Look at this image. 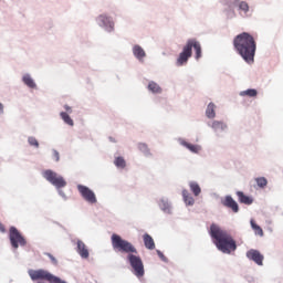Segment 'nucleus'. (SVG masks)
<instances>
[{
    "instance_id": "obj_24",
    "label": "nucleus",
    "mask_w": 283,
    "mask_h": 283,
    "mask_svg": "<svg viewBox=\"0 0 283 283\" xmlns=\"http://www.w3.org/2000/svg\"><path fill=\"white\" fill-rule=\"evenodd\" d=\"M251 227L255 233V235H260L261 238L264 235V230L260 226L255 223V221L251 220Z\"/></svg>"
},
{
    "instance_id": "obj_28",
    "label": "nucleus",
    "mask_w": 283,
    "mask_h": 283,
    "mask_svg": "<svg viewBox=\"0 0 283 283\" xmlns=\"http://www.w3.org/2000/svg\"><path fill=\"white\" fill-rule=\"evenodd\" d=\"M234 6H239V9H241L243 12H248L249 11V3L244 2V1H234Z\"/></svg>"
},
{
    "instance_id": "obj_29",
    "label": "nucleus",
    "mask_w": 283,
    "mask_h": 283,
    "mask_svg": "<svg viewBox=\"0 0 283 283\" xmlns=\"http://www.w3.org/2000/svg\"><path fill=\"white\" fill-rule=\"evenodd\" d=\"M28 143L29 145H31V147H35L38 149L39 140L36 139V137H29Z\"/></svg>"
},
{
    "instance_id": "obj_22",
    "label": "nucleus",
    "mask_w": 283,
    "mask_h": 283,
    "mask_svg": "<svg viewBox=\"0 0 283 283\" xmlns=\"http://www.w3.org/2000/svg\"><path fill=\"white\" fill-rule=\"evenodd\" d=\"M240 96H248L249 98H255L258 96V90L255 88H248L240 93Z\"/></svg>"
},
{
    "instance_id": "obj_30",
    "label": "nucleus",
    "mask_w": 283,
    "mask_h": 283,
    "mask_svg": "<svg viewBox=\"0 0 283 283\" xmlns=\"http://www.w3.org/2000/svg\"><path fill=\"white\" fill-rule=\"evenodd\" d=\"M138 149L144 154H149V147L147 146V144H143V143L138 144Z\"/></svg>"
},
{
    "instance_id": "obj_35",
    "label": "nucleus",
    "mask_w": 283,
    "mask_h": 283,
    "mask_svg": "<svg viewBox=\"0 0 283 283\" xmlns=\"http://www.w3.org/2000/svg\"><path fill=\"white\" fill-rule=\"evenodd\" d=\"M0 231L1 233H6V226H3V223L0 222Z\"/></svg>"
},
{
    "instance_id": "obj_23",
    "label": "nucleus",
    "mask_w": 283,
    "mask_h": 283,
    "mask_svg": "<svg viewBox=\"0 0 283 283\" xmlns=\"http://www.w3.org/2000/svg\"><path fill=\"white\" fill-rule=\"evenodd\" d=\"M60 116H61L62 120H64V123H65L66 125H70V127H74V120L72 119V117L69 116L67 113L62 112V113L60 114Z\"/></svg>"
},
{
    "instance_id": "obj_4",
    "label": "nucleus",
    "mask_w": 283,
    "mask_h": 283,
    "mask_svg": "<svg viewBox=\"0 0 283 283\" xmlns=\"http://www.w3.org/2000/svg\"><path fill=\"white\" fill-rule=\"evenodd\" d=\"M192 50L196 51L195 59L198 61L202 57V46L200 45V42H198L196 39H190L187 41L186 45L182 49V52L179 54V57L177 59V65L181 66L191 59Z\"/></svg>"
},
{
    "instance_id": "obj_6",
    "label": "nucleus",
    "mask_w": 283,
    "mask_h": 283,
    "mask_svg": "<svg viewBox=\"0 0 283 283\" xmlns=\"http://www.w3.org/2000/svg\"><path fill=\"white\" fill-rule=\"evenodd\" d=\"M9 240L13 249H19V247H25V244H28V241H25V237L21 234V232H19L15 227L10 228Z\"/></svg>"
},
{
    "instance_id": "obj_36",
    "label": "nucleus",
    "mask_w": 283,
    "mask_h": 283,
    "mask_svg": "<svg viewBox=\"0 0 283 283\" xmlns=\"http://www.w3.org/2000/svg\"><path fill=\"white\" fill-rule=\"evenodd\" d=\"M64 109L66 112H69L70 114H72V107L67 106V105H64Z\"/></svg>"
},
{
    "instance_id": "obj_7",
    "label": "nucleus",
    "mask_w": 283,
    "mask_h": 283,
    "mask_svg": "<svg viewBox=\"0 0 283 283\" xmlns=\"http://www.w3.org/2000/svg\"><path fill=\"white\" fill-rule=\"evenodd\" d=\"M43 177L45 178V180L51 182L53 187H56V189H62V187H66L67 185V181H65L63 177L57 176V174L52 170H45L43 172Z\"/></svg>"
},
{
    "instance_id": "obj_14",
    "label": "nucleus",
    "mask_w": 283,
    "mask_h": 283,
    "mask_svg": "<svg viewBox=\"0 0 283 283\" xmlns=\"http://www.w3.org/2000/svg\"><path fill=\"white\" fill-rule=\"evenodd\" d=\"M143 241L146 249H148L149 251H154V249H156V242H154V238H151V235H149L148 233H145L143 235Z\"/></svg>"
},
{
    "instance_id": "obj_21",
    "label": "nucleus",
    "mask_w": 283,
    "mask_h": 283,
    "mask_svg": "<svg viewBox=\"0 0 283 283\" xmlns=\"http://www.w3.org/2000/svg\"><path fill=\"white\" fill-rule=\"evenodd\" d=\"M148 90L153 92V94H160L163 92V88L156 82H149Z\"/></svg>"
},
{
    "instance_id": "obj_20",
    "label": "nucleus",
    "mask_w": 283,
    "mask_h": 283,
    "mask_svg": "<svg viewBox=\"0 0 283 283\" xmlns=\"http://www.w3.org/2000/svg\"><path fill=\"white\" fill-rule=\"evenodd\" d=\"M207 118H216V104L209 103L206 109Z\"/></svg>"
},
{
    "instance_id": "obj_10",
    "label": "nucleus",
    "mask_w": 283,
    "mask_h": 283,
    "mask_svg": "<svg viewBox=\"0 0 283 283\" xmlns=\"http://www.w3.org/2000/svg\"><path fill=\"white\" fill-rule=\"evenodd\" d=\"M222 205L223 207L231 209L233 213H238L240 211V207L238 206V202L231 196H227L222 201Z\"/></svg>"
},
{
    "instance_id": "obj_27",
    "label": "nucleus",
    "mask_w": 283,
    "mask_h": 283,
    "mask_svg": "<svg viewBox=\"0 0 283 283\" xmlns=\"http://www.w3.org/2000/svg\"><path fill=\"white\" fill-rule=\"evenodd\" d=\"M255 182H256L258 187H260L261 189H264V187H266V185H269V181L264 177L255 178Z\"/></svg>"
},
{
    "instance_id": "obj_2",
    "label": "nucleus",
    "mask_w": 283,
    "mask_h": 283,
    "mask_svg": "<svg viewBox=\"0 0 283 283\" xmlns=\"http://www.w3.org/2000/svg\"><path fill=\"white\" fill-rule=\"evenodd\" d=\"M233 45L234 50H237L245 63H254L258 43L253 35L248 32H242L234 38Z\"/></svg>"
},
{
    "instance_id": "obj_19",
    "label": "nucleus",
    "mask_w": 283,
    "mask_h": 283,
    "mask_svg": "<svg viewBox=\"0 0 283 283\" xmlns=\"http://www.w3.org/2000/svg\"><path fill=\"white\" fill-rule=\"evenodd\" d=\"M190 191L193 193V196L198 197L200 193H202V189L200 188V185L196 181L189 182Z\"/></svg>"
},
{
    "instance_id": "obj_16",
    "label": "nucleus",
    "mask_w": 283,
    "mask_h": 283,
    "mask_svg": "<svg viewBox=\"0 0 283 283\" xmlns=\"http://www.w3.org/2000/svg\"><path fill=\"white\" fill-rule=\"evenodd\" d=\"M237 196H238L239 202H241V205H253V199H251V197L244 195V192L237 191Z\"/></svg>"
},
{
    "instance_id": "obj_34",
    "label": "nucleus",
    "mask_w": 283,
    "mask_h": 283,
    "mask_svg": "<svg viewBox=\"0 0 283 283\" xmlns=\"http://www.w3.org/2000/svg\"><path fill=\"white\" fill-rule=\"evenodd\" d=\"M157 254L161 260H165V254L160 250H157Z\"/></svg>"
},
{
    "instance_id": "obj_18",
    "label": "nucleus",
    "mask_w": 283,
    "mask_h": 283,
    "mask_svg": "<svg viewBox=\"0 0 283 283\" xmlns=\"http://www.w3.org/2000/svg\"><path fill=\"white\" fill-rule=\"evenodd\" d=\"M133 53L134 56H136V59H138L139 61H142V59H145L146 56L145 50H143L140 45H135L133 48Z\"/></svg>"
},
{
    "instance_id": "obj_37",
    "label": "nucleus",
    "mask_w": 283,
    "mask_h": 283,
    "mask_svg": "<svg viewBox=\"0 0 283 283\" xmlns=\"http://www.w3.org/2000/svg\"><path fill=\"white\" fill-rule=\"evenodd\" d=\"M0 112H3V104L0 103Z\"/></svg>"
},
{
    "instance_id": "obj_11",
    "label": "nucleus",
    "mask_w": 283,
    "mask_h": 283,
    "mask_svg": "<svg viewBox=\"0 0 283 283\" xmlns=\"http://www.w3.org/2000/svg\"><path fill=\"white\" fill-rule=\"evenodd\" d=\"M97 21L103 28H108L109 32L114 30V22H112V19L109 17L102 14L97 18Z\"/></svg>"
},
{
    "instance_id": "obj_3",
    "label": "nucleus",
    "mask_w": 283,
    "mask_h": 283,
    "mask_svg": "<svg viewBox=\"0 0 283 283\" xmlns=\"http://www.w3.org/2000/svg\"><path fill=\"white\" fill-rule=\"evenodd\" d=\"M214 244L221 253H233L238 249L235 240L227 230H222L218 224L212 223L209 231Z\"/></svg>"
},
{
    "instance_id": "obj_31",
    "label": "nucleus",
    "mask_w": 283,
    "mask_h": 283,
    "mask_svg": "<svg viewBox=\"0 0 283 283\" xmlns=\"http://www.w3.org/2000/svg\"><path fill=\"white\" fill-rule=\"evenodd\" d=\"M45 255H48V258H50L52 264H59V261L56 260V258H54V255H52L50 253H45Z\"/></svg>"
},
{
    "instance_id": "obj_25",
    "label": "nucleus",
    "mask_w": 283,
    "mask_h": 283,
    "mask_svg": "<svg viewBox=\"0 0 283 283\" xmlns=\"http://www.w3.org/2000/svg\"><path fill=\"white\" fill-rule=\"evenodd\" d=\"M22 81L24 84H27L28 87L34 88L36 87V84L34 83V80H32V77L27 74L22 77Z\"/></svg>"
},
{
    "instance_id": "obj_9",
    "label": "nucleus",
    "mask_w": 283,
    "mask_h": 283,
    "mask_svg": "<svg viewBox=\"0 0 283 283\" xmlns=\"http://www.w3.org/2000/svg\"><path fill=\"white\" fill-rule=\"evenodd\" d=\"M248 260H251L252 262H255L258 266L264 265V254H262L260 251L255 249H251L247 252Z\"/></svg>"
},
{
    "instance_id": "obj_8",
    "label": "nucleus",
    "mask_w": 283,
    "mask_h": 283,
    "mask_svg": "<svg viewBox=\"0 0 283 283\" xmlns=\"http://www.w3.org/2000/svg\"><path fill=\"white\" fill-rule=\"evenodd\" d=\"M77 191L81 193L82 198L86 200V202H90V205H96V195L94 193V191H92V189L86 186L78 185Z\"/></svg>"
},
{
    "instance_id": "obj_17",
    "label": "nucleus",
    "mask_w": 283,
    "mask_h": 283,
    "mask_svg": "<svg viewBox=\"0 0 283 283\" xmlns=\"http://www.w3.org/2000/svg\"><path fill=\"white\" fill-rule=\"evenodd\" d=\"M210 127L214 132H224V129H227V124L224 122L213 120Z\"/></svg>"
},
{
    "instance_id": "obj_1",
    "label": "nucleus",
    "mask_w": 283,
    "mask_h": 283,
    "mask_svg": "<svg viewBox=\"0 0 283 283\" xmlns=\"http://www.w3.org/2000/svg\"><path fill=\"white\" fill-rule=\"evenodd\" d=\"M111 242L114 251L118 253H127V260L133 269L134 275L136 277H143L145 275V264H143V259L138 256V250L132 242L122 239L118 234H112Z\"/></svg>"
},
{
    "instance_id": "obj_26",
    "label": "nucleus",
    "mask_w": 283,
    "mask_h": 283,
    "mask_svg": "<svg viewBox=\"0 0 283 283\" xmlns=\"http://www.w3.org/2000/svg\"><path fill=\"white\" fill-rule=\"evenodd\" d=\"M115 167H118L119 169H125L126 167V161L125 158L123 157H117L114 161Z\"/></svg>"
},
{
    "instance_id": "obj_12",
    "label": "nucleus",
    "mask_w": 283,
    "mask_h": 283,
    "mask_svg": "<svg viewBox=\"0 0 283 283\" xmlns=\"http://www.w3.org/2000/svg\"><path fill=\"white\" fill-rule=\"evenodd\" d=\"M77 253L84 260H87V258H90V250H87V245H85V243L81 240L77 241Z\"/></svg>"
},
{
    "instance_id": "obj_13",
    "label": "nucleus",
    "mask_w": 283,
    "mask_h": 283,
    "mask_svg": "<svg viewBox=\"0 0 283 283\" xmlns=\"http://www.w3.org/2000/svg\"><path fill=\"white\" fill-rule=\"evenodd\" d=\"M179 144L182 145V147H186V149H189V151H191L192 154H199L200 153L201 147L198 146V145L189 144L185 139H179Z\"/></svg>"
},
{
    "instance_id": "obj_33",
    "label": "nucleus",
    "mask_w": 283,
    "mask_h": 283,
    "mask_svg": "<svg viewBox=\"0 0 283 283\" xmlns=\"http://www.w3.org/2000/svg\"><path fill=\"white\" fill-rule=\"evenodd\" d=\"M53 157L55 158L56 163H59V160H61V156L59 155V151H56V150L53 151Z\"/></svg>"
},
{
    "instance_id": "obj_32",
    "label": "nucleus",
    "mask_w": 283,
    "mask_h": 283,
    "mask_svg": "<svg viewBox=\"0 0 283 283\" xmlns=\"http://www.w3.org/2000/svg\"><path fill=\"white\" fill-rule=\"evenodd\" d=\"M161 209H163V211H169V203L161 201Z\"/></svg>"
},
{
    "instance_id": "obj_5",
    "label": "nucleus",
    "mask_w": 283,
    "mask_h": 283,
    "mask_svg": "<svg viewBox=\"0 0 283 283\" xmlns=\"http://www.w3.org/2000/svg\"><path fill=\"white\" fill-rule=\"evenodd\" d=\"M28 273L33 282H36V280H44L50 283H66L61 277L50 273L48 270H29Z\"/></svg>"
},
{
    "instance_id": "obj_15",
    "label": "nucleus",
    "mask_w": 283,
    "mask_h": 283,
    "mask_svg": "<svg viewBox=\"0 0 283 283\" xmlns=\"http://www.w3.org/2000/svg\"><path fill=\"white\" fill-rule=\"evenodd\" d=\"M182 198H184V202L188 206V207H193V205H196V200L193 199V197L191 196V193H189V190L184 189L182 190Z\"/></svg>"
}]
</instances>
